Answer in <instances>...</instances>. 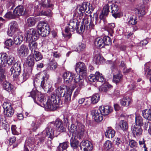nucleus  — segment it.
Wrapping results in <instances>:
<instances>
[{
    "instance_id": "nucleus-1",
    "label": "nucleus",
    "mask_w": 151,
    "mask_h": 151,
    "mask_svg": "<svg viewBox=\"0 0 151 151\" xmlns=\"http://www.w3.org/2000/svg\"><path fill=\"white\" fill-rule=\"evenodd\" d=\"M76 126L72 124L70 127V132L72 133L70 140L71 147L74 149L78 147L79 142L77 139H81L84 136L85 132V126L80 122V119L77 117L76 119Z\"/></svg>"
},
{
    "instance_id": "nucleus-2",
    "label": "nucleus",
    "mask_w": 151,
    "mask_h": 151,
    "mask_svg": "<svg viewBox=\"0 0 151 151\" xmlns=\"http://www.w3.org/2000/svg\"><path fill=\"white\" fill-rule=\"evenodd\" d=\"M97 19V17L96 16L95 18H91L90 23L89 24L88 18L87 17L83 18L82 19L81 24L79 29L78 26L80 22L78 21V25L76 27V29L77 32L80 34L83 33L85 29L86 30L93 29V28L95 25L96 24Z\"/></svg>"
},
{
    "instance_id": "nucleus-3",
    "label": "nucleus",
    "mask_w": 151,
    "mask_h": 151,
    "mask_svg": "<svg viewBox=\"0 0 151 151\" xmlns=\"http://www.w3.org/2000/svg\"><path fill=\"white\" fill-rule=\"evenodd\" d=\"M50 3V1L49 0H47V2H44L42 4L39 3L37 1H35L34 11L35 14L37 16H50L51 14L50 11V12L43 11L42 8L51 6L52 4Z\"/></svg>"
},
{
    "instance_id": "nucleus-4",
    "label": "nucleus",
    "mask_w": 151,
    "mask_h": 151,
    "mask_svg": "<svg viewBox=\"0 0 151 151\" xmlns=\"http://www.w3.org/2000/svg\"><path fill=\"white\" fill-rule=\"evenodd\" d=\"M27 96L28 97H32L34 101L37 104H38V101L41 102L42 103L41 105H42L45 101L46 98H48L46 95L42 94L35 90H33L30 92L28 93Z\"/></svg>"
},
{
    "instance_id": "nucleus-5",
    "label": "nucleus",
    "mask_w": 151,
    "mask_h": 151,
    "mask_svg": "<svg viewBox=\"0 0 151 151\" xmlns=\"http://www.w3.org/2000/svg\"><path fill=\"white\" fill-rule=\"evenodd\" d=\"M77 7V12L80 16H83L85 12L89 14L93 9L92 5L86 2H83L81 5H78Z\"/></svg>"
},
{
    "instance_id": "nucleus-6",
    "label": "nucleus",
    "mask_w": 151,
    "mask_h": 151,
    "mask_svg": "<svg viewBox=\"0 0 151 151\" xmlns=\"http://www.w3.org/2000/svg\"><path fill=\"white\" fill-rule=\"evenodd\" d=\"M53 125L51 124L46 127L41 133L42 139H40L41 142H42L45 137L52 139L54 137V129Z\"/></svg>"
},
{
    "instance_id": "nucleus-7",
    "label": "nucleus",
    "mask_w": 151,
    "mask_h": 151,
    "mask_svg": "<svg viewBox=\"0 0 151 151\" xmlns=\"http://www.w3.org/2000/svg\"><path fill=\"white\" fill-rule=\"evenodd\" d=\"M37 29L40 33L42 37H45L50 33V29L49 26L44 21L39 22L37 26Z\"/></svg>"
},
{
    "instance_id": "nucleus-8",
    "label": "nucleus",
    "mask_w": 151,
    "mask_h": 151,
    "mask_svg": "<svg viewBox=\"0 0 151 151\" xmlns=\"http://www.w3.org/2000/svg\"><path fill=\"white\" fill-rule=\"evenodd\" d=\"M40 33L36 29L32 28L27 32L25 35L26 40L28 41H36L40 36Z\"/></svg>"
},
{
    "instance_id": "nucleus-9",
    "label": "nucleus",
    "mask_w": 151,
    "mask_h": 151,
    "mask_svg": "<svg viewBox=\"0 0 151 151\" xmlns=\"http://www.w3.org/2000/svg\"><path fill=\"white\" fill-rule=\"evenodd\" d=\"M7 57V55L5 53L0 54V81H3L5 78L4 70L2 69V67L5 66Z\"/></svg>"
},
{
    "instance_id": "nucleus-10",
    "label": "nucleus",
    "mask_w": 151,
    "mask_h": 151,
    "mask_svg": "<svg viewBox=\"0 0 151 151\" xmlns=\"http://www.w3.org/2000/svg\"><path fill=\"white\" fill-rule=\"evenodd\" d=\"M84 80L82 76L81 77L79 76H77L74 79V82L76 84V85L78 86V88L75 91L73 97H76L79 94L81 88L84 86Z\"/></svg>"
},
{
    "instance_id": "nucleus-11",
    "label": "nucleus",
    "mask_w": 151,
    "mask_h": 151,
    "mask_svg": "<svg viewBox=\"0 0 151 151\" xmlns=\"http://www.w3.org/2000/svg\"><path fill=\"white\" fill-rule=\"evenodd\" d=\"M77 76H79V75H77ZM76 76H76L74 75L73 74L69 71H67L64 73L63 75V78L64 79V83L70 87L74 77L75 78ZM79 76H80V75Z\"/></svg>"
},
{
    "instance_id": "nucleus-12",
    "label": "nucleus",
    "mask_w": 151,
    "mask_h": 151,
    "mask_svg": "<svg viewBox=\"0 0 151 151\" xmlns=\"http://www.w3.org/2000/svg\"><path fill=\"white\" fill-rule=\"evenodd\" d=\"M10 71L11 72V75H13L14 79L17 78L21 71V65L19 62H17L15 63L11 68Z\"/></svg>"
},
{
    "instance_id": "nucleus-13",
    "label": "nucleus",
    "mask_w": 151,
    "mask_h": 151,
    "mask_svg": "<svg viewBox=\"0 0 151 151\" xmlns=\"http://www.w3.org/2000/svg\"><path fill=\"white\" fill-rule=\"evenodd\" d=\"M75 70L76 72L82 76H85L86 74V67L83 62H79L76 63Z\"/></svg>"
},
{
    "instance_id": "nucleus-14",
    "label": "nucleus",
    "mask_w": 151,
    "mask_h": 151,
    "mask_svg": "<svg viewBox=\"0 0 151 151\" xmlns=\"http://www.w3.org/2000/svg\"><path fill=\"white\" fill-rule=\"evenodd\" d=\"M78 21L76 19H71L68 26L65 27V32L68 33L69 32H73L76 29V27L78 25Z\"/></svg>"
},
{
    "instance_id": "nucleus-15",
    "label": "nucleus",
    "mask_w": 151,
    "mask_h": 151,
    "mask_svg": "<svg viewBox=\"0 0 151 151\" xmlns=\"http://www.w3.org/2000/svg\"><path fill=\"white\" fill-rule=\"evenodd\" d=\"M109 5L108 4H106L104 6L102 12L99 16L100 22H103L104 24L106 22L105 17L107 16L109 12Z\"/></svg>"
},
{
    "instance_id": "nucleus-16",
    "label": "nucleus",
    "mask_w": 151,
    "mask_h": 151,
    "mask_svg": "<svg viewBox=\"0 0 151 151\" xmlns=\"http://www.w3.org/2000/svg\"><path fill=\"white\" fill-rule=\"evenodd\" d=\"M91 114L95 121L97 122H101L103 120V115L99 109L92 110Z\"/></svg>"
},
{
    "instance_id": "nucleus-17",
    "label": "nucleus",
    "mask_w": 151,
    "mask_h": 151,
    "mask_svg": "<svg viewBox=\"0 0 151 151\" xmlns=\"http://www.w3.org/2000/svg\"><path fill=\"white\" fill-rule=\"evenodd\" d=\"M40 106L45 108L47 111H54L56 109L58 106L56 104L50 102V99L47 100V102L45 103H43Z\"/></svg>"
},
{
    "instance_id": "nucleus-18",
    "label": "nucleus",
    "mask_w": 151,
    "mask_h": 151,
    "mask_svg": "<svg viewBox=\"0 0 151 151\" xmlns=\"http://www.w3.org/2000/svg\"><path fill=\"white\" fill-rule=\"evenodd\" d=\"M80 147L81 149L83 147H84V151H91L93 149V146L90 141L87 140H84L81 142Z\"/></svg>"
},
{
    "instance_id": "nucleus-19",
    "label": "nucleus",
    "mask_w": 151,
    "mask_h": 151,
    "mask_svg": "<svg viewBox=\"0 0 151 151\" xmlns=\"http://www.w3.org/2000/svg\"><path fill=\"white\" fill-rule=\"evenodd\" d=\"M67 87L70 88V87L65 85L59 87L55 90L56 95L60 98H61L62 96H64V95L66 93L65 90L66 91Z\"/></svg>"
},
{
    "instance_id": "nucleus-20",
    "label": "nucleus",
    "mask_w": 151,
    "mask_h": 151,
    "mask_svg": "<svg viewBox=\"0 0 151 151\" xmlns=\"http://www.w3.org/2000/svg\"><path fill=\"white\" fill-rule=\"evenodd\" d=\"M28 51V47L24 45H22L17 50L19 55L22 57H24L27 55Z\"/></svg>"
},
{
    "instance_id": "nucleus-21",
    "label": "nucleus",
    "mask_w": 151,
    "mask_h": 151,
    "mask_svg": "<svg viewBox=\"0 0 151 151\" xmlns=\"http://www.w3.org/2000/svg\"><path fill=\"white\" fill-rule=\"evenodd\" d=\"M15 16L16 17L20 16L26 15L27 14L25 9L24 10V8L22 5L17 6L14 10Z\"/></svg>"
},
{
    "instance_id": "nucleus-22",
    "label": "nucleus",
    "mask_w": 151,
    "mask_h": 151,
    "mask_svg": "<svg viewBox=\"0 0 151 151\" xmlns=\"http://www.w3.org/2000/svg\"><path fill=\"white\" fill-rule=\"evenodd\" d=\"M99 109L103 116L108 115L113 111L112 108L109 106H101L99 107Z\"/></svg>"
},
{
    "instance_id": "nucleus-23",
    "label": "nucleus",
    "mask_w": 151,
    "mask_h": 151,
    "mask_svg": "<svg viewBox=\"0 0 151 151\" xmlns=\"http://www.w3.org/2000/svg\"><path fill=\"white\" fill-rule=\"evenodd\" d=\"M54 125L57 128V131L60 132H64L65 128L63 126L61 120L59 119H57L54 123Z\"/></svg>"
},
{
    "instance_id": "nucleus-24",
    "label": "nucleus",
    "mask_w": 151,
    "mask_h": 151,
    "mask_svg": "<svg viewBox=\"0 0 151 151\" xmlns=\"http://www.w3.org/2000/svg\"><path fill=\"white\" fill-rule=\"evenodd\" d=\"M119 4H112L111 6V12L112 16L115 18L119 17V14L118 12L119 10Z\"/></svg>"
},
{
    "instance_id": "nucleus-25",
    "label": "nucleus",
    "mask_w": 151,
    "mask_h": 151,
    "mask_svg": "<svg viewBox=\"0 0 151 151\" xmlns=\"http://www.w3.org/2000/svg\"><path fill=\"white\" fill-rule=\"evenodd\" d=\"M3 86L4 89L9 92H11L12 94L14 93L15 87L6 81L4 82Z\"/></svg>"
},
{
    "instance_id": "nucleus-26",
    "label": "nucleus",
    "mask_w": 151,
    "mask_h": 151,
    "mask_svg": "<svg viewBox=\"0 0 151 151\" xmlns=\"http://www.w3.org/2000/svg\"><path fill=\"white\" fill-rule=\"evenodd\" d=\"M143 130L141 127L137 125H134L132 130L133 134L135 137H140L142 135Z\"/></svg>"
},
{
    "instance_id": "nucleus-27",
    "label": "nucleus",
    "mask_w": 151,
    "mask_h": 151,
    "mask_svg": "<svg viewBox=\"0 0 151 151\" xmlns=\"http://www.w3.org/2000/svg\"><path fill=\"white\" fill-rule=\"evenodd\" d=\"M50 102L55 104L56 105H60L62 104V101L60 98L57 95H55L54 94L52 95L50 99Z\"/></svg>"
},
{
    "instance_id": "nucleus-28",
    "label": "nucleus",
    "mask_w": 151,
    "mask_h": 151,
    "mask_svg": "<svg viewBox=\"0 0 151 151\" xmlns=\"http://www.w3.org/2000/svg\"><path fill=\"white\" fill-rule=\"evenodd\" d=\"M26 63L27 65L30 68L29 71L31 72L35 63L34 59L33 57L31 55L28 56L26 59Z\"/></svg>"
},
{
    "instance_id": "nucleus-29",
    "label": "nucleus",
    "mask_w": 151,
    "mask_h": 151,
    "mask_svg": "<svg viewBox=\"0 0 151 151\" xmlns=\"http://www.w3.org/2000/svg\"><path fill=\"white\" fill-rule=\"evenodd\" d=\"M72 91L70 88L67 87L66 92L65 95L64 101L65 103L68 104L71 100V97L72 93Z\"/></svg>"
},
{
    "instance_id": "nucleus-30",
    "label": "nucleus",
    "mask_w": 151,
    "mask_h": 151,
    "mask_svg": "<svg viewBox=\"0 0 151 151\" xmlns=\"http://www.w3.org/2000/svg\"><path fill=\"white\" fill-rule=\"evenodd\" d=\"M115 130L111 127H108L105 132V136L109 139H111L115 135Z\"/></svg>"
},
{
    "instance_id": "nucleus-31",
    "label": "nucleus",
    "mask_w": 151,
    "mask_h": 151,
    "mask_svg": "<svg viewBox=\"0 0 151 151\" xmlns=\"http://www.w3.org/2000/svg\"><path fill=\"white\" fill-rule=\"evenodd\" d=\"M13 39L14 42L17 45H20L23 40V37L21 35L15 34L14 35Z\"/></svg>"
},
{
    "instance_id": "nucleus-32",
    "label": "nucleus",
    "mask_w": 151,
    "mask_h": 151,
    "mask_svg": "<svg viewBox=\"0 0 151 151\" xmlns=\"http://www.w3.org/2000/svg\"><path fill=\"white\" fill-rule=\"evenodd\" d=\"M103 38L98 37L96 38L94 40V44L97 47L103 48L104 46Z\"/></svg>"
},
{
    "instance_id": "nucleus-33",
    "label": "nucleus",
    "mask_w": 151,
    "mask_h": 151,
    "mask_svg": "<svg viewBox=\"0 0 151 151\" xmlns=\"http://www.w3.org/2000/svg\"><path fill=\"white\" fill-rule=\"evenodd\" d=\"M42 78L41 79L42 80L41 83V87L44 90L46 89L45 88L46 84L45 83V80H46L49 78V75L47 74L45 72H43L42 74Z\"/></svg>"
},
{
    "instance_id": "nucleus-34",
    "label": "nucleus",
    "mask_w": 151,
    "mask_h": 151,
    "mask_svg": "<svg viewBox=\"0 0 151 151\" xmlns=\"http://www.w3.org/2000/svg\"><path fill=\"white\" fill-rule=\"evenodd\" d=\"M142 116L146 119L151 121V109H146L142 111Z\"/></svg>"
},
{
    "instance_id": "nucleus-35",
    "label": "nucleus",
    "mask_w": 151,
    "mask_h": 151,
    "mask_svg": "<svg viewBox=\"0 0 151 151\" xmlns=\"http://www.w3.org/2000/svg\"><path fill=\"white\" fill-rule=\"evenodd\" d=\"M29 44V49L31 51V54H33L34 51H36V50L37 49V44L35 41H30Z\"/></svg>"
},
{
    "instance_id": "nucleus-36",
    "label": "nucleus",
    "mask_w": 151,
    "mask_h": 151,
    "mask_svg": "<svg viewBox=\"0 0 151 151\" xmlns=\"http://www.w3.org/2000/svg\"><path fill=\"white\" fill-rule=\"evenodd\" d=\"M136 125L141 127L144 124V122L142 118L140 116L136 115L135 118Z\"/></svg>"
},
{
    "instance_id": "nucleus-37",
    "label": "nucleus",
    "mask_w": 151,
    "mask_h": 151,
    "mask_svg": "<svg viewBox=\"0 0 151 151\" xmlns=\"http://www.w3.org/2000/svg\"><path fill=\"white\" fill-rule=\"evenodd\" d=\"M137 22V19L134 16H132L128 18V23L129 26H132L136 24Z\"/></svg>"
},
{
    "instance_id": "nucleus-38",
    "label": "nucleus",
    "mask_w": 151,
    "mask_h": 151,
    "mask_svg": "<svg viewBox=\"0 0 151 151\" xmlns=\"http://www.w3.org/2000/svg\"><path fill=\"white\" fill-rule=\"evenodd\" d=\"M131 99L127 97L123 98L120 100V104L123 106H127L130 104Z\"/></svg>"
},
{
    "instance_id": "nucleus-39",
    "label": "nucleus",
    "mask_w": 151,
    "mask_h": 151,
    "mask_svg": "<svg viewBox=\"0 0 151 151\" xmlns=\"http://www.w3.org/2000/svg\"><path fill=\"white\" fill-rule=\"evenodd\" d=\"M69 145V142H68L60 143L58 147V149L59 151H63L68 148Z\"/></svg>"
},
{
    "instance_id": "nucleus-40",
    "label": "nucleus",
    "mask_w": 151,
    "mask_h": 151,
    "mask_svg": "<svg viewBox=\"0 0 151 151\" xmlns=\"http://www.w3.org/2000/svg\"><path fill=\"white\" fill-rule=\"evenodd\" d=\"M115 147L118 148L119 149L121 148L123 144V140L122 139L117 137L115 141Z\"/></svg>"
},
{
    "instance_id": "nucleus-41",
    "label": "nucleus",
    "mask_w": 151,
    "mask_h": 151,
    "mask_svg": "<svg viewBox=\"0 0 151 151\" xmlns=\"http://www.w3.org/2000/svg\"><path fill=\"white\" fill-rule=\"evenodd\" d=\"M57 66V63L55 60L52 59L50 62L49 65L48 66V70H55Z\"/></svg>"
},
{
    "instance_id": "nucleus-42",
    "label": "nucleus",
    "mask_w": 151,
    "mask_h": 151,
    "mask_svg": "<svg viewBox=\"0 0 151 151\" xmlns=\"http://www.w3.org/2000/svg\"><path fill=\"white\" fill-rule=\"evenodd\" d=\"M119 126L121 129L123 131H126L128 127L127 122L124 120H121L119 123Z\"/></svg>"
},
{
    "instance_id": "nucleus-43",
    "label": "nucleus",
    "mask_w": 151,
    "mask_h": 151,
    "mask_svg": "<svg viewBox=\"0 0 151 151\" xmlns=\"http://www.w3.org/2000/svg\"><path fill=\"white\" fill-rule=\"evenodd\" d=\"M32 54H33V58L34 59H35L37 61L40 60L42 58L43 56L41 53L38 51H34Z\"/></svg>"
},
{
    "instance_id": "nucleus-44",
    "label": "nucleus",
    "mask_w": 151,
    "mask_h": 151,
    "mask_svg": "<svg viewBox=\"0 0 151 151\" xmlns=\"http://www.w3.org/2000/svg\"><path fill=\"white\" fill-rule=\"evenodd\" d=\"M36 22L35 18L33 17H30L27 19V24L29 27H31L35 25Z\"/></svg>"
},
{
    "instance_id": "nucleus-45",
    "label": "nucleus",
    "mask_w": 151,
    "mask_h": 151,
    "mask_svg": "<svg viewBox=\"0 0 151 151\" xmlns=\"http://www.w3.org/2000/svg\"><path fill=\"white\" fill-rule=\"evenodd\" d=\"M14 110L12 107L4 111V114L6 117H11L14 113Z\"/></svg>"
},
{
    "instance_id": "nucleus-46",
    "label": "nucleus",
    "mask_w": 151,
    "mask_h": 151,
    "mask_svg": "<svg viewBox=\"0 0 151 151\" xmlns=\"http://www.w3.org/2000/svg\"><path fill=\"white\" fill-rule=\"evenodd\" d=\"M95 76L97 81L101 82H103L105 81L104 77L103 76L102 74L100 73L99 72L96 71L95 73Z\"/></svg>"
},
{
    "instance_id": "nucleus-47",
    "label": "nucleus",
    "mask_w": 151,
    "mask_h": 151,
    "mask_svg": "<svg viewBox=\"0 0 151 151\" xmlns=\"http://www.w3.org/2000/svg\"><path fill=\"white\" fill-rule=\"evenodd\" d=\"M122 76L121 73H119L113 76V81L116 83H118L122 79Z\"/></svg>"
},
{
    "instance_id": "nucleus-48",
    "label": "nucleus",
    "mask_w": 151,
    "mask_h": 151,
    "mask_svg": "<svg viewBox=\"0 0 151 151\" xmlns=\"http://www.w3.org/2000/svg\"><path fill=\"white\" fill-rule=\"evenodd\" d=\"M4 18L11 19H14L16 17L13 11V13L10 12H7L4 16Z\"/></svg>"
},
{
    "instance_id": "nucleus-49",
    "label": "nucleus",
    "mask_w": 151,
    "mask_h": 151,
    "mask_svg": "<svg viewBox=\"0 0 151 151\" xmlns=\"http://www.w3.org/2000/svg\"><path fill=\"white\" fill-rule=\"evenodd\" d=\"M104 46L109 45L111 44V40L110 38L108 36H105L103 37Z\"/></svg>"
},
{
    "instance_id": "nucleus-50",
    "label": "nucleus",
    "mask_w": 151,
    "mask_h": 151,
    "mask_svg": "<svg viewBox=\"0 0 151 151\" xmlns=\"http://www.w3.org/2000/svg\"><path fill=\"white\" fill-rule=\"evenodd\" d=\"M112 87V86L108 83H106L105 85L103 86H101L99 89V90L100 91L106 92L108 88H110Z\"/></svg>"
},
{
    "instance_id": "nucleus-51",
    "label": "nucleus",
    "mask_w": 151,
    "mask_h": 151,
    "mask_svg": "<svg viewBox=\"0 0 151 151\" xmlns=\"http://www.w3.org/2000/svg\"><path fill=\"white\" fill-rule=\"evenodd\" d=\"M99 96L98 94L93 95L91 99L92 103L93 104L96 103L99 100Z\"/></svg>"
},
{
    "instance_id": "nucleus-52",
    "label": "nucleus",
    "mask_w": 151,
    "mask_h": 151,
    "mask_svg": "<svg viewBox=\"0 0 151 151\" xmlns=\"http://www.w3.org/2000/svg\"><path fill=\"white\" fill-rule=\"evenodd\" d=\"M10 27L9 28L17 31L18 27L17 22L15 21L12 22L10 23Z\"/></svg>"
},
{
    "instance_id": "nucleus-53",
    "label": "nucleus",
    "mask_w": 151,
    "mask_h": 151,
    "mask_svg": "<svg viewBox=\"0 0 151 151\" xmlns=\"http://www.w3.org/2000/svg\"><path fill=\"white\" fill-rule=\"evenodd\" d=\"M15 58L13 57L10 56L9 58H7L6 63H7L9 65H11L12 64L15 63Z\"/></svg>"
},
{
    "instance_id": "nucleus-54",
    "label": "nucleus",
    "mask_w": 151,
    "mask_h": 151,
    "mask_svg": "<svg viewBox=\"0 0 151 151\" xmlns=\"http://www.w3.org/2000/svg\"><path fill=\"white\" fill-rule=\"evenodd\" d=\"M150 67H147L145 66V74L147 77H151V69Z\"/></svg>"
},
{
    "instance_id": "nucleus-55",
    "label": "nucleus",
    "mask_w": 151,
    "mask_h": 151,
    "mask_svg": "<svg viewBox=\"0 0 151 151\" xmlns=\"http://www.w3.org/2000/svg\"><path fill=\"white\" fill-rule=\"evenodd\" d=\"M86 45L85 44L81 42L78 44V46L77 48V51L78 52L83 50L86 48Z\"/></svg>"
},
{
    "instance_id": "nucleus-56",
    "label": "nucleus",
    "mask_w": 151,
    "mask_h": 151,
    "mask_svg": "<svg viewBox=\"0 0 151 151\" xmlns=\"http://www.w3.org/2000/svg\"><path fill=\"white\" fill-rule=\"evenodd\" d=\"M40 124L37 123L36 124L35 121H33L31 124V129L33 131H35L39 128Z\"/></svg>"
},
{
    "instance_id": "nucleus-57",
    "label": "nucleus",
    "mask_w": 151,
    "mask_h": 151,
    "mask_svg": "<svg viewBox=\"0 0 151 151\" xmlns=\"http://www.w3.org/2000/svg\"><path fill=\"white\" fill-rule=\"evenodd\" d=\"M104 146L107 150L109 149L112 146L111 142L109 140L106 141L104 143Z\"/></svg>"
},
{
    "instance_id": "nucleus-58",
    "label": "nucleus",
    "mask_w": 151,
    "mask_h": 151,
    "mask_svg": "<svg viewBox=\"0 0 151 151\" xmlns=\"http://www.w3.org/2000/svg\"><path fill=\"white\" fill-rule=\"evenodd\" d=\"M129 145L131 147L135 148L137 146V143L136 141L133 139L129 140Z\"/></svg>"
},
{
    "instance_id": "nucleus-59",
    "label": "nucleus",
    "mask_w": 151,
    "mask_h": 151,
    "mask_svg": "<svg viewBox=\"0 0 151 151\" xmlns=\"http://www.w3.org/2000/svg\"><path fill=\"white\" fill-rule=\"evenodd\" d=\"M16 137L13 136L11 137H9L7 138V141H6V142L7 144L11 145L16 140Z\"/></svg>"
},
{
    "instance_id": "nucleus-60",
    "label": "nucleus",
    "mask_w": 151,
    "mask_h": 151,
    "mask_svg": "<svg viewBox=\"0 0 151 151\" xmlns=\"http://www.w3.org/2000/svg\"><path fill=\"white\" fill-rule=\"evenodd\" d=\"M115 24L114 23H108L106 25L108 30L111 32H113L114 29L115 27Z\"/></svg>"
},
{
    "instance_id": "nucleus-61",
    "label": "nucleus",
    "mask_w": 151,
    "mask_h": 151,
    "mask_svg": "<svg viewBox=\"0 0 151 151\" xmlns=\"http://www.w3.org/2000/svg\"><path fill=\"white\" fill-rule=\"evenodd\" d=\"M15 6L14 1H10L6 5L7 7L9 9H12Z\"/></svg>"
},
{
    "instance_id": "nucleus-62",
    "label": "nucleus",
    "mask_w": 151,
    "mask_h": 151,
    "mask_svg": "<svg viewBox=\"0 0 151 151\" xmlns=\"http://www.w3.org/2000/svg\"><path fill=\"white\" fill-rule=\"evenodd\" d=\"M3 107L4 110L12 107L11 106V103L8 101L4 102L3 104Z\"/></svg>"
},
{
    "instance_id": "nucleus-63",
    "label": "nucleus",
    "mask_w": 151,
    "mask_h": 151,
    "mask_svg": "<svg viewBox=\"0 0 151 151\" xmlns=\"http://www.w3.org/2000/svg\"><path fill=\"white\" fill-rule=\"evenodd\" d=\"M102 58L99 53H97L94 57V59L96 64H99Z\"/></svg>"
},
{
    "instance_id": "nucleus-64",
    "label": "nucleus",
    "mask_w": 151,
    "mask_h": 151,
    "mask_svg": "<svg viewBox=\"0 0 151 151\" xmlns=\"http://www.w3.org/2000/svg\"><path fill=\"white\" fill-rule=\"evenodd\" d=\"M137 14L139 15V16L144 15L145 13V9L144 8H142L140 9H137Z\"/></svg>"
}]
</instances>
